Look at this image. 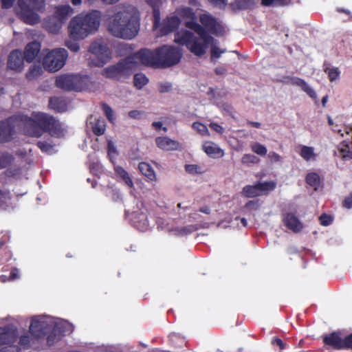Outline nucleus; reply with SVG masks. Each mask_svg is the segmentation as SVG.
I'll return each instance as SVG.
<instances>
[{
  "instance_id": "obj_6",
  "label": "nucleus",
  "mask_w": 352,
  "mask_h": 352,
  "mask_svg": "<svg viewBox=\"0 0 352 352\" xmlns=\"http://www.w3.org/2000/svg\"><path fill=\"white\" fill-rule=\"evenodd\" d=\"M18 14L21 20L29 25H34L40 21L37 12L45 9L44 0H18Z\"/></svg>"
},
{
  "instance_id": "obj_40",
  "label": "nucleus",
  "mask_w": 352,
  "mask_h": 352,
  "mask_svg": "<svg viewBox=\"0 0 352 352\" xmlns=\"http://www.w3.org/2000/svg\"><path fill=\"white\" fill-rule=\"evenodd\" d=\"M153 16V28L157 29L160 25V11L159 4L152 7Z\"/></svg>"
},
{
  "instance_id": "obj_44",
  "label": "nucleus",
  "mask_w": 352,
  "mask_h": 352,
  "mask_svg": "<svg viewBox=\"0 0 352 352\" xmlns=\"http://www.w3.org/2000/svg\"><path fill=\"white\" fill-rule=\"evenodd\" d=\"M320 224L323 226H328L333 222V218L331 215L324 213L319 217Z\"/></svg>"
},
{
  "instance_id": "obj_41",
  "label": "nucleus",
  "mask_w": 352,
  "mask_h": 352,
  "mask_svg": "<svg viewBox=\"0 0 352 352\" xmlns=\"http://www.w3.org/2000/svg\"><path fill=\"white\" fill-rule=\"evenodd\" d=\"M241 162L245 164H258L260 159L253 154H245L241 159Z\"/></svg>"
},
{
  "instance_id": "obj_23",
  "label": "nucleus",
  "mask_w": 352,
  "mask_h": 352,
  "mask_svg": "<svg viewBox=\"0 0 352 352\" xmlns=\"http://www.w3.org/2000/svg\"><path fill=\"white\" fill-rule=\"evenodd\" d=\"M63 23H61L54 14L45 18L43 22V28L50 33L58 34L62 28Z\"/></svg>"
},
{
  "instance_id": "obj_22",
  "label": "nucleus",
  "mask_w": 352,
  "mask_h": 352,
  "mask_svg": "<svg viewBox=\"0 0 352 352\" xmlns=\"http://www.w3.org/2000/svg\"><path fill=\"white\" fill-rule=\"evenodd\" d=\"M155 143L157 147L162 150L176 151L181 148V144L179 142L166 136L157 138Z\"/></svg>"
},
{
  "instance_id": "obj_12",
  "label": "nucleus",
  "mask_w": 352,
  "mask_h": 352,
  "mask_svg": "<svg viewBox=\"0 0 352 352\" xmlns=\"http://www.w3.org/2000/svg\"><path fill=\"white\" fill-rule=\"evenodd\" d=\"M74 331V326L67 322L54 323L52 329L48 331L47 344L49 346L54 345L61 340L66 334H70Z\"/></svg>"
},
{
  "instance_id": "obj_14",
  "label": "nucleus",
  "mask_w": 352,
  "mask_h": 352,
  "mask_svg": "<svg viewBox=\"0 0 352 352\" xmlns=\"http://www.w3.org/2000/svg\"><path fill=\"white\" fill-rule=\"evenodd\" d=\"M15 133V126L11 118L0 121V144L11 142Z\"/></svg>"
},
{
  "instance_id": "obj_38",
  "label": "nucleus",
  "mask_w": 352,
  "mask_h": 352,
  "mask_svg": "<svg viewBox=\"0 0 352 352\" xmlns=\"http://www.w3.org/2000/svg\"><path fill=\"white\" fill-rule=\"evenodd\" d=\"M101 107L104 114L110 122H113L115 120L114 113L111 107L105 102L101 103Z\"/></svg>"
},
{
  "instance_id": "obj_3",
  "label": "nucleus",
  "mask_w": 352,
  "mask_h": 352,
  "mask_svg": "<svg viewBox=\"0 0 352 352\" xmlns=\"http://www.w3.org/2000/svg\"><path fill=\"white\" fill-rule=\"evenodd\" d=\"M21 120L24 124L25 134L30 137L40 138L45 133L54 137H60L63 134L59 120L45 112L33 111L30 116H23Z\"/></svg>"
},
{
  "instance_id": "obj_33",
  "label": "nucleus",
  "mask_w": 352,
  "mask_h": 352,
  "mask_svg": "<svg viewBox=\"0 0 352 352\" xmlns=\"http://www.w3.org/2000/svg\"><path fill=\"white\" fill-rule=\"evenodd\" d=\"M252 6L251 0H234L230 5L234 10H246Z\"/></svg>"
},
{
  "instance_id": "obj_21",
  "label": "nucleus",
  "mask_w": 352,
  "mask_h": 352,
  "mask_svg": "<svg viewBox=\"0 0 352 352\" xmlns=\"http://www.w3.org/2000/svg\"><path fill=\"white\" fill-rule=\"evenodd\" d=\"M41 45L38 41H34L28 43L23 53L25 60L28 63H32L41 51Z\"/></svg>"
},
{
  "instance_id": "obj_62",
  "label": "nucleus",
  "mask_w": 352,
  "mask_h": 352,
  "mask_svg": "<svg viewBox=\"0 0 352 352\" xmlns=\"http://www.w3.org/2000/svg\"><path fill=\"white\" fill-rule=\"evenodd\" d=\"M6 193L0 189V206L6 204Z\"/></svg>"
},
{
  "instance_id": "obj_30",
  "label": "nucleus",
  "mask_w": 352,
  "mask_h": 352,
  "mask_svg": "<svg viewBox=\"0 0 352 352\" xmlns=\"http://www.w3.org/2000/svg\"><path fill=\"white\" fill-rule=\"evenodd\" d=\"M243 194L248 198L255 197L261 195L257 184L254 185H247L243 188Z\"/></svg>"
},
{
  "instance_id": "obj_11",
  "label": "nucleus",
  "mask_w": 352,
  "mask_h": 352,
  "mask_svg": "<svg viewBox=\"0 0 352 352\" xmlns=\"http://www.w3.org/2000/svg\"><path fill=\"white\" fill-rule=\"evenodd\" d=\"M54 323L50 318L43 316L34 317L30 325V333L37 339L41 338L47 334Z\"/></svg>"
},
{
  "instance_id": "obj_36",
  "label": "nucleus",
  "mask_w": 352,
  "mask_h": 352,
  "mask_svg": "<svg viewBox=\"0 0 352 352\" xmlns=\"http://www.w3.org/2000/svg\"><path fill=\"white\" fill-rule=\"evenodd\" d=\"M306 182L308 185L316 188L320 185V176L316 173H309L307 175L305 178Z\"/></svg>"
},
{
  "instance_id": "obj_53",
  "label": "nucleus",
  "mask_w": 352,
  "mask_h": 352,
  "mask_svg": "<svg viewBox=\"0 0 352 352\" xmlns=\"http://www.w3.org/2000/svg\"><path fill=\"white\" fill-rule=\"evenodd\" d=\"M198 166L195 164H187L185 166V170L189 173H197Z\"/></svg>"
},
{
  "instance_id": "obj_59",
  "label": "nucleus",
  "mask_w": 352,
  "mask_h": 352,
  "mask_svg": "<svg viewBox=\"0 0 352 352\" xmlns=\"http://www.w3.org/2000/svg\"><path fill=\"white\" fill-rule=\"evenodd\" d=\"M261 3L265 7H276V0H261Z\"/></svg>"
},
{
  "instance_id": "obj_8",
  "label": "nucleus",
  "mask_w": 352,
  "mask_h": 352,
  "mask_svg": "<svg viewBox=\"0 0 352 352\" xmlns=\"http://www.w3.org/2000/svg\"><path fill=\"white\" fill-rule=\"evenodd\" d=\"M135 58L138 59L135 54L133 56H129L117 64L107 67L104 71L105 76L114 80H120L123 76L129 75L135 63Z\"/></svg>"
},
{
  "instance_id": "obj_27",
  "label": "nucleus",
  "mask_w": 352,
  "mask_h": 352,
  "mask_svg": "<svg viewBox=\"0 0 352 352\" xmlns=\"http://www.w3.org/2000/svg\"><path fill=\"white\" fill-rule=\"evenodd\" d=\"M92 132L96 136L103 135L106 131V122L104 119L96 120L91 123Z\"/></svg>"
},
{
  "instance_id": "obj_63",
  "label": "nucleus",
  "mask_w": 352,
  "mask_h": 352,
  "mask_svg": "<svg viewBox=\"0 0 352 352\" xmlns=\"http://www.w3.org/2000/svg\"><path fill=\"white\" fill-rule=\"evenodd\" d=\"M245 206L247 208H253V207L256 206L255 209H257L258 208V202L256 201H249L245 204Z\"/></svg>"
},
{
  "instance_id": "obj_16",
  "label": "nucleus",
  "mask_w": 352,
  "mask_h": 352,
  "mask_svg": "<svg viewBox=\"0 0 352 352\" xmlns=\"http://www.w3.org/2000/svg\"><path fill=\"white\" fill-rule=\"evenodd\" d=\"M32 338L29 333H26L19 338L18 345L3 346L0 349V352H21L27 350L30 346Z\"/></svg>"
},
{
  "instance_id": "obj_25",
  "label": "nucleus",
  "mask_w": 352,
  "mask_h": 352,
  "mask_svg": "<svg viewBox=\"0 0 352 352\" xmlns=\"http://www.w3.org/2000/svg\"><path fill=\"white\" fill-rule=\"evenodd\" d=\"M204 151L212 157H221L224 155L223 151L212 142H206L203 145Z\"/></svg>"
},
{
  "instance_id": "obj_55",
  "label": "nucleus",
  "mask_w": 352,
  "mask_h": 352,
  "mask_svg": "<svg viewBox=\"0 0 352 352\" xmlns=\"http://www.w3.org/2000/svg\"><path fill=\"white\" fill-rule=\"evenodd\" d=\"M272 343L274 345H276V346H279L280 350H283L285 348V344L283 342V341L281 339H280L278 338H276L273 339L272 341Z\"/></svg>"
},
{
  "instance_id": "obj_58",
  "label": "nucleus",
  "mask_w": 352,
  "mask_h": 352,
  "mask_svg": "<svg viewBox=\"0 0 352 352\" xmlns=\"http://www.w3.org/2000/svg\"><path fill=\"white\" fill-rule=\"evenodd\" d=\"M292 3V0H276V7L287 6Z\"/></svg>"
},
{
  "instance_id": "obj_47",
  "label": "nucleus",
  "mask_w": 352,
  "mask_h": 352,
  "mask_svg": "<svg viewBox=\"0 0 352 352\" xmlns=\"http://www.w3.org/2000/svg\"><path fill=\"white\" fill-rule=\"evenodd\" d=\"M292 84L300 87V88H309L306 82L301 78H294L292 79Z\"/></svg>"
},
{
  "instance_id": "obj_56",
  "label": "nucleus",
  "mask_w": 352,
  "mask_h": 352,
  "mask_svg": "<svg viewBox=\"0 0 352 352\" xmlns=\"http://www.w3.org/2000/svg\"><path fill=\"white\" fill-rule=\"evenodd\" d=\"M1 7L3 9H8L13 6L15 0H1Z\"/></svg>"
},
{
  "instance_id": "obj_26",
  "label": "nucleus",
  "mask_w": 352,
  "mask_h": 352,
  "mask_svg": "<svg viewBox=\"0 0 352 352\" xmlns=\"http://www.w3.org/2000/svg\"><path fill=\"white\" fill-rule=\"evenodd\" d=\"M141 173L150 181H156V175L151 166L146 162H142L138 165Z\"/></svg>"
},
{
  "instance_id": "obj_42",
  "label": "nucleus",
  "mask_w": 352,
  "mask_h": 352,
  "mask_svg": "<svg viewBox=\"0 0 352 352\" xmlns=\"http://www.w3.org/2000/svg\"><path fill=\"white\" fill-rule=\"evenodd\" d=\"M324 72L328 74L330 81L336 80L340 76V71L337 67H327L324 69Z\"/></svg>"
},
{
  "instance_id": "obj_64",
  "label": "nucleus",
  "mask_w": 352,
  "mask_h": 352,
  "mask_svg": "<svg viewBox=\"0 0 352 352\" xmlns=\"http://www.w3.org/2000/svg\"><path fill=\"white\" fill-rule=\"evenodd\" d=\"M208 1L214 5L225 6L227 4L228 0H208Z\"/></svg>"
},
{
  "instance_id": "obj_17",
  "label": "nucleus",
  "mask_w": 352,
  "mask_h": 352,
  "mask_svg": "<svg viewBox=\"0 0 352 352\" xmlns=\"http://www.w3.org/2000/svg\"><path fill=\"white\" fill-rule=\"evenodd\" d=\"M70 100L65 96H53L50 98L48 108L57 113L67 111Z\"/></svg>"
},
{
  "instance_id": "obj_18",
  "label": "nucleus",
  "mask_w": 352,
  "mask_h": 352,
  "mask_svg": "<svg viewBox=\"0 0 352 352\" xmlns=\"http://www.w3.org/2000/svg\"><path fill=\"white\" fill-rule=\"evenodd\" d=\"M180 24V19L177 16H167L161 24L160 36H165L175 31Z\"/></svg>"
},
{
  "instance_id": "obj_45",
  "label": "nucleus",
  "mask_w": 352,
  "mask_h": 352,
  "mask_svg": "<svg viewBox=\"0 0 352 352\" xmlns=\"http://www.w3.org/2000/svg\"><path fill=\"white\" fill-rule=\"evenodd\" d=\"M192 126L202 135L208 133V129L206 126L200 122H194Z\"/></svg>"
},
{
  "instance_id": "obj_37",
  "label": "nucleus",
  "mask_w": 352,
  "mask_h": 352,
  "mask_svg": "<svg viewBox=\"0 0 352 352\" xmlns=\"http://www.w3.org/2000/svg\"><path fill=\"white\" fill-rule=\"evenodd\" d=\"M195 230V228L192 225H189L181 228H177L174 230L175 234L178 236H186Z\"/></svg>"
},
{
  "instance_id": "obj_15",
  "label": "nucleus",
  "mask_w": 352,
  "mask_h": 352,
  "mask_svg": "<svg viewBox=\"0 0 352 352\" xmlns=\"http://www.w3.org/2000/svg\"><path fill=\"white\" fill-rule=\"evenodd\" d=\"M18 337L16 328L10 326L0 327V345H13Z\"/></svg>"
},
{
  "instance_id": "obj_20",
  "label": "nucleus",
  "mask_w": 352,
  "mask_h": 352,
  "mask_svg": "<svg viewBox=\"0 0 352 352\" xmlns=\"http://www.w3.org/2000/svg\"><path fill=\"white\" fill-rule=\"evenodd\" d=\"M283 221L284 225L294 232H300L303 228L302 223L293 212H287L284 214Z\"/></svg>"
},
{
  "instance_id": "obj_39",
  "label": "nucleus",
  "mask_w": 352,
  "mask_h": 352,
  "mask_svg": "<svg viewBox=\"0 0 352 352\" xmlns=\"http://www.w3.org/2000/svg\"><path fill=\"white\" fill-rule=\"evenodd\" d=\"M251 149L254 153L261 156H265L267 152V148L264 145L258 142L252 144Z\"/></svg>"
},
{
  "instance_id": "obj_19",
  "label": "nucleus",
  "mask_w": 352,
  "mask_h": 352,
  "mask_svg": "<svg viewBox=\"0 0 352 352\" xmlns=\"http://www.w3.org/2000/svg\"><path fill=\"white\" fill-rule=\"evenodd\" d=\"M323 342L325 345L333 349H345L344 338H342L337 332H333L323 337Z\"/></svg>"
},
{
  "instance_id": "obj_60",
  "label": "nucleus",
  "mask_w": 352,
  "mask_h": 352,
  "mask_svg": "<svg viewBox=\"0 0 352 352\" xmlns=\"http://www.w3.org/2000/svg\"><path fill=\"white\" fill-rule=\"evenodd\" d=\"M307 91V94L314 99L315 103L318 104V100H317V94L315 91V89H304Z\"/></svg>"
},
{
  "instance_id": "obj_54",
  "label": "nucleus",
  "mask_w": 352,
  "mask_h": 352,
  "mask_svg": "<svg viewBox=\"0 0 352 352\" xmlns=\"http://www.w3.org/2000/svg\"><path fill=\"white\" fill-rule=\"evenodd\" d=\"M343 206L346 208H352V193L349 196L345 197L343 201Z\"/></svg>"
},
{
  "instance_id": "obj_31",
  "label": "nucleus",
  "mask_w": 352,
  "mask_h": 352,
  "mask_svg": "<svg viewBox=\"0 0 352 352\" xmlns=\"http://www.w3.org/2000/svg\"><path fill=\"white\" fill-rule=\"evenodd\" d=\"M14 160L12 154L8 152L0 153V168H5L9 166Z\"/></svg>"
},
{
  "instance_id": "obj_9",
  "label": "nucleus",
  "mask_w": 352,
  "mask_h": 352,
  "mask_svg": "<svg viewBox=\"0 0 352 352\" xmlns=\"http://www.w3.org/2000/svg\"><path fill=\"white\" fill-rule=\"evenodd\" d=\"M89 80L88 76L76 74H62L56 77L57 88H87Z\"/></svg>"
},
{
  "instance_id": "obj_32",
  "label": "nucleus",
  "mask_w": 352,
  "mask_h": 352,
  "mask_svg": "<svg viewBox=\"0 0 352 352\" xmlns=\"http://www.w3.org/2000/svg\"><path fill=\"white\" fill-rule=\"evenodd\" d=\"M42 72V67L39 65L34 64L30 67L26 74V78L29 80H32L40 76Z\"/></svg>"
},
{
  "instance_id": "obj_13",
  "label": "nucleus",
  "mask_w": 352,
  "mask_h": 352,
  "mask_svg": "<svg viewBox=\"0 0 352 352\" xmlns=\"http://www.w3.org/2000/svg\"><path fill=\"white\" fill-rule=\"evenodd\" d=\"M24 60L23 52L20 50H14L8 55L7 61V69L14 71V72H21L24 66Z\"/></svg>"
},
{
  "instance_id": "obj_28",
  "label": "nucleus",
  "mask_w": 352,
  "mask_h": 352,
  "mask_svg": "<svg viewBox=\"0 0 352 352\" xmlns=\"http://www.w3.org/2000/svg\"><path fill=\"white\" fill-rule=\"evenodd\" d=\"M114 170L116 174L118 175L128 186L130 188L133 187V181L127 171L124 168L120 166H116L114 167Z\"/></svg>"
},
{
  "instance_id": "obj_51",
  "label": "nucleus",
  "mask_w": 352,
  "mask_h": 352,
  "mask_svg": "<svg viewBox=\"0 0 352 352\" xmlns=\"http://www.w3.org/2000/svg\"><path fill=\"white\" fill-rule=\"evenodd\" d=\"M221 56L220 48L213 46L211 48V58L217 59Z\"/></svg>"
},
{
  "instance_id": "obj_43",
  "label": "nucleus",
  "mask_w": 352,
  "mask_h": 352,
  "mask_svg": "<svg viewBox=\"0 0 352 352\" xmlns=\"http://www.w3.org/2000/svg\"><path fill=\"white\" fill-rule=\"evenodd\" d=\"M339 151L343 160H352V151H350L348 145H346L345 148H340Z\"/></svg>"
},
{
  "instance_id": "obj_57",
  "label": "nucleus",
  "mask_w": 352,
  "mask_h": 352,
  "mask_svg": "<svg viewBox=\"0 0 352 352\" xmlns=\"http://www.w3.org/2000/svg\"><path fill=\"white\" fill-rule=\"evenodd\" d=\"M210 127L219 133H223L224 131L223 128L217 123H210Z\"/></svg>"
},
{
  "instance_id": "obj_35",
  "label": "nucleus",
  "mask_w": 352,
  "mask_h": 352,
  "mask_svg": "<svg viewBox=\"0 0 352 352\" xmlns=\"http://www.w3.org/2000/svg\"><path fill=\"white\" fill-rule=\"evenodd\" d=\"M148 82V78L142 73L136 74L133 77V83L136 88H142L143 86L146 85Z\"/></svg>"
},
{
  "instance_id": "obj_34",
  "label": "nucleus",
  "mask_w": 352,
  "mask_h": 352,
  "mask_svg": "<svg viewBox=\"0 0 352 352\" xmlns=\"http://www.w3.org/2000/svg\"><path fill=\"white\" fill-rule=\"evenodd\" d=\"M257 186L258 187V190L260 195L263 192H270L274 190L276 187V184L273 182H258Z\"/></svg>"
},
{
  "instance_id": "obj_5",
  "label": "nucleus",
  "mask_w": 352,
  "mask_h": 352,
  "mask_svg": "<svg viewBox=\"0 0 352 352\" xmlns=\"http://www.w3.org/2000/svg\"><path fill=\"white\" fill-rule=\"evenodd\" d=\"M101 17V12L97 10L74 16L68 25L69 37L74 41L82 40L96 32L99 28Z\"/></svg>"
},
{
  "instance_id": "obj_49",
  "label": "nucleus",
  "mask_w": 352,
  "mask_h": 352,
  "mask_svg": "<svg viewBox=\"0 0 352 352\" xmlns=\"http://www.w3.org/2000/svg\"><path fill=\"white\" fill-rule=\"evenodd\" d=\"M267 157L272 163L278 162L281 160V156L274 151L270 152Z\"/></svg>"
},
{
  "instance_id": "obj_7",
  "label": "nucleus",
  "mask_w": 352,
  "mask_h": 352,
  "mask_svg": "<svg viewBox=\"0 0 352 352\" xmlns=\"http://www.w3.org/2000/svg\"><path fill=\"white\" fill-rule=\"evenodd\" d=\"M68 55V52L64 48L47 50L42 60L43 67L49 72H56L64 67Z\"/></svg>"
},
{
  "instance_id": "obj_1",
  "label": "nucleus",
  "mask_w": 352,
  "mask_h": 352,
  "mask_svg": "<svg viewBox=\"0 0 352 352\" xmlns=\"http://www.w3.org/2000/svg\"><path fill=\"white\" fill-rule=\"evenodd\" d=\"M181 15L187 19L184 25L197 33L187 30H182L175 34V42L181 45H185L195 56H201L206 53L208 45L212 41L213 38L210 34L222 36L225 32L223 26L217 19L208 13L201 14L197 22V16L191 8L186 7L182 9Z\"/></svg>"
},
{
  "instance_id": "obj_10",
  "label": "nucleus",
  "mask_w": 352,
  "mask_h": 352,
  "mask_svg": "<svg viewBox=\"0 0 352 352\" xmlns=\"http://www.w3.org/2000/svg\"><path fill=\"white\" fill-rule=\"evenodd\" d=\"M89 52L94 56L90 63L96 67H103L111 59V51L108 45L102 41H94Z\"/></svg>"
},
{
  "instance_id": "obj_4",
  "label": "nucleus",
  "mask_w": 352,
  "mask_h": 352,
  "mask_svg": "<svg viewBox=\"0 0 352 352\" xmlns=\"http://www.w3.org/2000/svg\"><path fill=\"white\" fill-rule=\"evenodd\" d=\"M181 50L175 47L162 45L153 50L142 49L135 56L147 66L168 67L177 64L182 58Z\"/></svg>"
},
{
  "instance_id": "obj_50",
  "label": "nucleus",
  "mask_w": 352,
  "mask_h": 352,
  "mask_svg": "<svg viewBox=\"0 0 352 352\" xmlns=\"http://www.w3.org/2000/svg\"><path fill=\"white\" fill-rule=\"evenodd\" d=\"M143 113L142 111L132 110L129 112V116L133 119H140Z\"/></svg>"
},
{
  "instance_id": "obj_61",
  "label": "nucleus",
  "mask_w": 352,
  "mask_h": 352,
  "mask_svg": "<svg viewBox=\"0 0 352 352\" xmlns=\"http://www.w3.org/2000/svg\"><path fill=\"white\" fill-rule=\"evenodd\" d=\"M214 72L217 75H223L226 73V69L224 66H219L215 68Z\"/></svg>"
},
{
  "instance_id": "obj_46",
  "label": "nucleus",
  "mask_w": 352,
  "mask_h": 352,
  "mask_svg": "<svg viewBox=\"0 0 352 352\" xmlns=\"http://www.w3.org/2000/svg\"><path fill=\"white\" fill-rule=\"evenodd\" d=\"M36 145L43 152H48L53 148L51 144L45 141H38Z\"/></svg>"
},
{
  "instance_id": "obj_48",
  "label": "nucleus",
  "mask_w": 352,
  "mask_h": 352,
  "mask_svg": "<svg viewBox=\"0 0 352 352\" xmlns=\"http://www.w3.org/2000/svg\"><path fill=\"white\" fill-rule=\"evenodd\" d=\"M66 46L72 52H77L80 50V45L75 41H67L66 42Z\"/></svg>"
},
{
  "instance_id": "obj_52",
  "label": "nucleus",
  "mask_w": 352,
  "mask_h": 352,
  "mask_svg": "<svg viewBox=\"0 0 352 352\" xmlns=\"http://www.w3.org/2000/svg\"><path fill=\"white\" fill-rule=\"evenodd\" d=\"M345 349H352V333L344 337Z\"/></svg>"
},
{
  "instance_id": "obj_24",
  "label": "nucleus",
  "mask_w": 352,
  "mask_h": 352,
  "mask_svg": "<svg viewBox=\"0 0 352 352\" xmlns=\"http://www.w3.org/2000/svg\"><path fill=\"white\" fill-rule=\"evenodd\" d=\"M73 13L74 10L69 5H62L55 7L54 16L64 24Z\"/></svg>"
},
{
  "instance_id": "obj_29",
  "label": "nucleus",
  "mask_w": 352,
  "mask_h": 352,
  "mask_svg": "<svg viewBox=\"0 0 352 352\" xmlns=\"http://www.w3.org/2000/svg\"><path fill=\"white\" fill-rule=\"evenodd\" d=\"M299 154L305 161L315 160L316 158L314 148L311 146H302Z\"/></svg>"
},
{
  "instance_id": "obj_2",
  "label": "nucleus",
  "mask_w": 352,
  "mask_h": 352,
  "mask_svg": "<svg viewBox=\"0 0 352 352\" xmlns=\"http://www.w3.org/2000/svg\"><path fill=\"white\" fill-rule=\"evenodd\" d=\"M113 14L107 22L108 31L115 37L131 40L140 30V17L135 8L131 6H117Z\"/></svg>"
}]
</instances>
